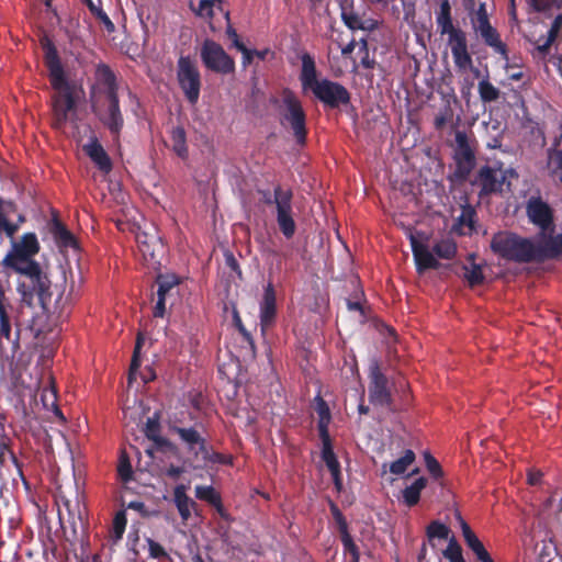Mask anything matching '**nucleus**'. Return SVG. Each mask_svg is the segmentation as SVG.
<instances>
[{
	"label": "nucleus",
	"instance_id": "nucleus-19",
	"mask_svg": "<svg viewBox=\"0 0 562 562\" xmlns=\"http://www.w3.org/2000/svg\"><path fill=\"white\" fill-rule=\"evenodd\" d=\"M369 397L374 404L384 405L390 401V391L387 389V380L381 372L379 362L372 360L369 367Z\"/></svg>",
	"mask_w": 562,
	"mask_h": 562
},
{
	"label": "nucleus",
	"instance_id": "nucleus-18",
	"mask_svg": "<svg viewBox=\"0 0 562 562\" xmlns=\"http://www.w3.org/2000/svg\"><path fill=\"white\" fill-rule=\"evenodd\" d=\"M312 92L318 100L330 108L347 104L350 100V94L344 86L328 79L321 80Z\"/></svg>",
	"mask_w": 562,
	"mask_h": 562
},
{
	"label": "nucleus",
	"instance_id": "nucleus-24",
	"mask_svg": "<svg viewBox=\"0 0 562 562\" xmlns=\"http://www.w3.org/2000/svg\"><path fill=\"white\" fill-rule=\"evenodd\" d=\"M276 315V293L272 284L269 283L263 293L262 301L260 303V325L265 330L273 321Z\"/></svg>",
	"mask_w": 562,
	"mask_h": 562
},
{
	"label": "nucleus",
	"instance_id": "nucleus-12",
	"mask_svg": "<svg viewBox=\"0 0 562 562\" xmlns=\"http://www.w3.org/2000/svg\"><path fill=\"white\" fill-rule=\"evenodd\" d=\"M201 59L204 66L215 72L229 74L235 69V63L223 47L214 41L206 40L201 47Z\"/></svg>",
	"mask_w": 562,
	"mask_h": 562
},
{
	"label": "nucleus",
	"instance_id": "nucleus-10",
	"mask_svg": "<svg viewBox=\"0 0 562 562\" xmlns=\"http://www.w3.org/2000/svg\"><path fill=\"white\" fill-rule=\"evenodd\" d=\"M124 418L130 422H159L161 404L154 397L134 398L123 408Z\"/></svg>",
	"mask_w": 562,
	"mask_h": 562
},
{
	"label": "nucleus",
	"instance_id": "nucleus-7",
	"mask_svg": "<svg viewBox=\"0 0 562 562\" xmlns=\"http://www.w3.org/2000/svg\"><path fill=\"white\" fill-rule=\"evenodd\" d=\"M11 239V249L2 259L4 268L15 271L37 262L33 257L40 251V243L34 233H26L19 240Z\"/></svg>",
	"mask_w": 562,
	"mask_h": 562
},
{
	"label": "nucleus",
	"instance_id": "nucleus-33",
	"mask_svg": "<svg viewBox=\"0 0 562 562\" xmlns=\"http://www.w3.org/2000/svg\"><path fill=\"white\" fill-rule=\"evenodd\" d=\"M173 497L181 518L187 521L191 517L194 502L187 495L186 486L178 485L175 488Z\"/></svg>",
	"mask_w": 562,
	"mask_h": 562
},
{
	"label": "nucleus",
	"instance_id": "nucleus-17",
	"mask_svg": "<svg viewBox=\"0 0 562 562\" xmlns=\"http://www.w3.org/2000/svg\"><path fill=\"white\" fill-rule=\"evenodd\" d=\"M554 228L541 232L532 240L533 261L553 259L562 254V235H553Z\"/></svg>",
	"mask_w": 562,
	"mask_h": 562
},
{
	"label": "nucleus",
	"instance_id": "nucleus-11",
	"mask_svg": "<svg viewBox=\"0 0 562 562\" xmlns=\"http://www.w3.org/2000/svg\"><path fill=\"white\" fill-rule=\"evenodd\" d=\"M453 159L456 173L460 178H465L475 164L474 142L462 131H457L454 135Z\"/></svg>",
	"mask_w": 562,
	"mask_h": 562
},
{
	"label": "nucleus",
	"instance_id": "nucleus-48",
	"mask_svg": "<svg viewBox=\"0 0 562 562\" xmlns=\"http://www.w3.org/2000/svg\"><path fill=\"white\" fill-rule=\"evenodd\" d=\"M19 229V224H12L8 221V214L5 210L0 205V233H5L10 238H13L14 234Z\"/></svg>",
	"mask_w": 562,
	"mask_h": 562
},
{
	"label": "nucleus",
	"instance_id": "nucleus-8",
	"mask_svg": "<svg viewBox=\"0 0 562 562\" xmlns=\"http://www.w3.org/2000/svg\"><path fill=\"white\" fill-rule=\"evenodd\" d=\"M57 506L58 517L61 522L67 519L74 531L83 527L86 506L83 504V495L78 487L69 494L60 490Z\"/></svg>",
	"mask_w": 562,
	"mask_h": 562
},
{
	"label": "nucleus",
	"instance_id": "nucleus-29",
	"mask_svg": "<svg viewBox=\"0 0 562 562\" xmlns=\"http://www.w3.org/2000/svg\"><path fill=\"white\" fill-rule=\"evenodd\" d=\"M458 520L461 526L462 535L464 537V540L468 544V547L474 552L476 558L479 560L487 559V557H491L490 553L484 548L483 543L480 541V539L475 536V533L471 530L469 525L463 520L461 516H458Z\"/></svg>",
	"mask_w": 562,
	"mask_h": 562
},
{
	"label": "nucleus",
	"instance_id": "nucleus-46",
	"mask_svg": "<svg viewBox=\"0 0 562 562\" xmlns=\"http://www.w3.org/2000/svg\"><path fill=\"white\" fill-rule=\"evenodd\" d=\"M443 557L448 559L449 562H465L462 557L461 548L453 537L449 540L448 547L443 551Z\"/></svg>",
	"mask_w": 562,
	"mask_h": 562
},
{
	"label": "nucleus",
	"instance_id": "nucleus-16",
	"mask_svg": "<svg viewBox=\"0 0 562 562\" xmlns=\"http://www.w3.org/2000/svg\"><path fill=\"white\" fill-rule=\"evenodd\" d=\"M514 177H516V173L512 169L504 170L486 166L481 168L477 182L481 186L482 193L490 194L502 192L505 184L509 189L510 178Z\"/></svg>",
	"mask_w": 562,
	"mask_h": 562
},
{
	"label": "nucleus",
	"instance_id": "nucleus-53",
	"mask_svg": "<svg viewBox=\"0 0 562 562\" xmlns=\"http://www.w3.org/2000/svg\"><path fill=\"white\" fill-rule=\"evenodd\" d=\"M90 9L93 12V14L95 15V18L104 25V27L106 29L108 32L114 31V29H115L114 24L112 23V21L108 16V14L102 9L97 8L92 3L90 4Z\"/></svg>",
	"mask_w": 562,
	"mask_h": 562
},
{
	"label": "nucleus",
	"instance_id": "nucleus-47",
	"mask_svg": "<svg viewBox=\"0 0 562 562\" xmlns=\"http://www.w3.org/2000/svg\"><path fill=\"white\" fill-rule=\"evenodd\" d=\"M143 342H144V337L142 336V334H138L134 353H133L131 368H130V376H128L130 383L136 378V371L139 368V350L142 348Z\"/></svg>",
	"mask_w": 562,
	"mask_h": 562
},
{
	"label": "nucleus",
	"instance_id": "nucleus-31",
	"mask_svg": "<svg viewBox=\"0 0 562 562\" xmlns=\"http://www.w3.org/2000/svg\"><path fill=\"white\" fill-rule=\"evenodd\" d=\"M160 424H142V431L154 442L156 449L173 451L175 447L160 434Z\"/></svg>",
	"mask_w": 562,
	"mask_h": 562
},
{
	"label": "nucleus",
	"instance_id": "nucleus-26",
	"mask_svg": "<svg viewBox=\"0 0 562 562\" xmlns=\"http://www.w3.org/2000/svg\"><path fill=\"white\" fill-rule=\"evenodd\" d=\"M83 150L101 171L110 172L112 169L110 157L97 139H91L86 144Z\"/></svg>",
	"mask_w": 562,
	"mask_h": 562
},
{
	"label": "nucleus",
	"instance_id": "nucleus-6",
	"mask_svg": "<svg viewBox=\"0 0 562 562\" xmlns=\"http://www.w3.org/2000/svg\"><path fill=\"white\" fill-rule=\"evenodd\" d=\"M280 115L281 125L291 130L296 143L303 145L306 140L305 113L301 101L290 90L282 93Z\"/></svg>",
	"mask_w": 562,
	"mask_h": 562
},
{
	"label": "nucleus",
	"instance_id": "nucleus-5",
	"mask_svg": "<svg viewBox=\"0 0 562 562\" xmlns=\"http://www.w3.org/2000/svg\"><path fill=\"white\" fill-rule=\"evenodd\" d=\"M492 250L504 259L516 262L533 261L532 240L510 232H499L491 240Z\"/></svg>",
	"mask_w": 562,
	"mask_h": 562
},
{
	"label": "nucleus",
	"instance_id": "nucleus-36",
	"mask_svg": "<svg viewBox=\"0 0 562 562\" xmlns=\"http://www.w3.org/2000/svg\"><path fill=\"white\" fill-rule=\"evenodd\" d=\"M42 404L44 408L50 411L54 417L59 418L61 422H66V417L56 404V392L54 389H44L41 395Z\"/></svg>",
	"mask_w": 562,
	"mask_h": 562
},
{
	"label": "nucleus",
	"instance_id": "nucleus-35",
	"mask_svg": "<svg viewBox=\"0 0 562 562\" xmlns=\"http://www.w3.org/2000/svg\"><path fill=\"white\" fill-rule=\"evenodd\" d=\"M561 29H562V15H558L554 19V21L548 32L547 38H544V40L540 38L535 43L536 49L538 50V53L540 55H546L548 53L551 44L554 42V40L558 36Z\"/></svg>",
	"mask_w": 562,
	"mask_h": 562
},
{
	"label": "nucleus",
	"instance_id": "nucleus-21",
	"mask_svg": "<svg viewBox=\"0 0 562 562\" xmlns=\"http://www.w3.org/2000/svg\"><path fill=\"white\" fill-rule=\"evenodd\" d=\"M319 436L322 439V459L328 468L335 486L337 490L341 488V473H340V464L337 460V457L333 450L330 437L326 427V424H319Z\"/></svg>",
	"mask_w": 562,
	"mask_h": 562
},
{
	"label": "nucleus",
	"instance_id": "nucleus-44",
	"mask_svg": "<svg viewBox=\"0 0 562 562\" xmlns=\"http://www.w3.org/2000/svg\"><path fill=\"white\" fill-rule=\"evenodd\" d=\"M479 92L481 99L485 102L495 101L499 95L498 89L486 80H482L479 82Z\"/></svg>",
	"mask_w": 562,
	"mask_h": 562
},
{
	"label": "nucleus",
	"instance_id": "nucleus-49",
	"mask_svg": "<svg viewBox=\"0 0 562 562\" xmlns=\"http://www.w3.org/2000/svg\"><path fill=\"white\" fill-rule=\"evenodd\" d=\"M449 533H450L449 528L439 521H432L427 528V535L430 539L431 538L448 539Z\"/></svg>",
	"mask_w": 562,
	"mask_h": 562
},
{
	"label": "nucleus",
	"instance_id": "nucleus-30",
	"mask_svg": "<svg viewBox=\"0 0 562 562\" xmlns=\"http://www.w3.org/2000/svg\"><path fill=\"white\" fill-rule=\"evenodd\" d=\"M415 458L413 450H406L397 460H394L391 463H383L381 467L382 474H385L389 471L391 474L402 475L413 464Z\"/></svg>",
	"mask_w": 562,
	"mask_h": 562
},
{
	"label": "nucleus",
	"instance_id": "nucleus-45",
	"mask_svg": "<svg viewBox=\"0 0 562 562\" xmlns=\"http://www.w3.org/2000/svg\"><path fill=\"white\" fill-rule=\"evenodd\" d=\"M463 277L471 286L477 285L484 280L481 267L474 263L471 267L464 268Z\"/></svg>",
	"mask_w": 562,
	"mask_h": 562
},
{
	"label": "nucleus",
	"instance_id": "nucleus-38",
	"mask_svg": "<svg viewBox=\"0 0 562 562\" xmlns=\"http://www.w3.org/2000/svg\"><path fill=\"white\" fill-rule=\"evenodd\" d=\"M434 252L441 259H452L457 252V246L452 239H441L434 245Z\"/></svg>",
	"mask_w": 562,
	"mask_h": 562
},
{
	"label": "nucleus",
	"instance_id": "nucleus-4",
	"mask_svg": "<svg viewBox=\"0 0 562 562\" xmlns=\"http://www.w3.org/2000/svg\"><path fill=\"white\" fill-rule=\"evenodd\" d=\"M15 273L25 276L29 282H20L18 284V292L21 295L22 307H31L34 302V295L38 297L40 304L45 305L52 299V282L48 276L42 270L38 262L29 265L21 270H15Z\"/></svg>",
	"mask_w": 562,
	"mask_h": 562
},
{
	"label": "nucleus",
	"instance_id": "nucleus-61",
	"mask_svg": "<svg viewBox=\"0 0 562 562\" xmlns=\"http://www.w3.org/2000/svg\"><path fill=\"white\" fill-rule=\"evenodd\" d=\"M165 296L158 295V300L154 310V315L156 317H162L165 314Z\"/></svg>",
	"mask_w": 562,
	"mask_h": 562
},
{
	"label": "nucleus",
	"instance_id": "nucleus-25",
	"mask_svg": "<svg viewBox=\"0 0 562 562\" xmlns=\"http://www.w3.org/2000/svg\"><path fill=\"white\" fill-rule=\"evenodd\" d=\"M136 241L142 254L154 258L164 249L160 237L154 233L139 232L136 235Z\"/></svg>",
	"mask_w": 562,
	"mask_h": 562
},
{
	"label": "nucleus",
	"instance_id": "nucleus-32",
	"mask_svg": "<svg viewBox=\"0 0 562 562\" xmlns=\"http://www.w3.org/2000/svg\"><path fill=\"white\" fill-rule=\"evenodd\" d=\"M337 520L339 522V528L341 531V540L345 549L346 559L348 562H359V554L356 544L353 543L351 537L347 532V525L342 520L341 515L334 508Z\"/></svg>",
	"mask_w": 562,
	"mask_h": 562
},
{
	"label": "nucleus",
	"instance_id": "nucleus-39",
	"mask_svg": "<svg viewBox=\"0 0 562 562\" xmlns=\"http://www.w3.org/2000/svg\"><path fill=\"white\" fill-rule=\"evenodd\" d=\"M172 149L179 156L184 158L188 154L186 144V133L181 127H175L171 132Z\"/></svg>",
	"mask_w": 562,
	"mask_h": 562
},
{
	"label": "nucleus",
	"instance_id": "nucleus-22",
	"mask_svg": "<svg viewBox=\"0 0 562 562\" xmlns=\"http://www.w3.org/2000/svg\"><path fill=\"white\" fill-rule=\"evenodd\" d=\"M452 57L459 69L467 70L472 66V59L468 53L467 38L463 32H452L449 36Z\"/></svg>",
	"mask_w": 562,
	"mask_h": 562
},
{
	"label": "nucleus",
	"instance_id": "nucleus-2",
	"mask_svg": "<svg viewBox=\"0 0 562 562\" xmlns=\"http://www.w3.org/2000/svg\"><path fill=\"white\" fill-rule=\"evenodd\" d=\"M95 74L100 91V120L113 134H119L124 120L119 106L115 76L105 65H99Z\"/></svg>",
	"mask_w": 562,
	"mask_h": 562
},
{
	"label": "nucleus",
	"instance_id": "nucleus-3",
	"mask_svg": "<svg viewBox=\"0 0 562 562\" xmlns=\"http://www.w3.org/2000/svg\"><path fill=\"white\" fill-rule=\"evenodd\" d=\"M15 273L25 276L29 282H20L18 284V292L21 295L22 307H31L34 302V295L38 297L40 304L45 305L52 299V282L48 276L42 270L38 262L29 265L21 270H15Z\"/></svg>",
	"mask_w": 562,
	"mask_h": 562
},
{
	"label": "nucleus",
	"instance_id": "nucleus-52",
	"mask_svg": "<svg viewBox=\"0 0 562 562\" xmlns=\"http://www.w3.org/2000/svg\"><path fill=\"white\" fill-rule=\"evenodd\" d=\"M117 471H119L120 477L124 482H127V481H130L132 479V474H133L132 465H131V462L128 460V457L125 453L121 454Z\"/></svg>",
	"mask_w": 562,
	"mask_h": 562
},
{
	"label": "nucleus",
	"instance_id": "nucleus-14",
	"mask_svg": "<svg viewBox=\"0 0 562 562\" xmlns=\"http://www.w3.org/2000/svg\"><path fill=\"white\" fill-rule=\"evenodd\" d=\"M292 192L281 187L274 189L273 202L277 206V222L286 238H291L295 233V223L292 217Z\"/></svg>",
	"mask_w": 562,
	"mask_h": 562
},
{
	"label": "nucleus",
	"instance_id": "nucleus-9",
	"mask_svg": "<svg viewBox=\"0 0 562 562\" xmlns=\"http://www.w3.org/2000/svg\"><path fill=\"white\" fill-rule=\"evenodd\" d=\"M177 78L181 90L191 104H195L200 98L201 75L200 70L190 57L181 56L177 64Z\"/></svg>",
	"mask_w": 562,
	"mask_h": 562
},
{
	"label": "nucleus",
	"instance_id": "nucleus-50",
	"mask_svg": "<svg viewBox=\"0 0 562 562\" xmlns=\"http://www.w3.org/2000/svg\"><path fill=\"white\" fill-rule=\"evenodd\" d=\"M313 412L317 414L318 422H329V407L322 397L317 396L314 400Z\"/></svg>",
	"mask_w": 562,
	"mask_h": 562
},
{
	"label": "nucleus",
	"instance_id": "nucleus-60",
	"mask_svg": "<svg viewBox=\"0 0 562 562\" xmlns=\"http://www.w3.org/2000/svg\"><path fill=\"white\" fill-rule=\"evenodd\" d=\"M543 473L540 470L530 469L528 471V483L530 485H537L540 483Z\"/></svg>",
	"mask_w": 562,
	"mask_h": 562
},
{
	"label": "nucleus",
	"instance_id": "nucleus-56",
	"mask_svg": "<svg viewBox=\"0 0 562 562\" xmlns=\"http://www.w3.org/2000/svg\"><path fill=\"white\" fill-rule=\"evenodd\" d=\"M148 551L150 557L155 559L165 558L167 555L165 549L156 541L148 539Z\"/></svg>",
	"mask_w": 562,
	"mask_h": 562
},
{
	"label": "nucleus",
	"instance_id": "nucleus-41",
	"mask_svg": "<svg viewBox=\"0 0 562 562\" xmlns=\"http://www.w3.org/2000/svg\"><path fill=\"white\" fill-rule=\"evenodd\" d=\"M548 168L555 175L562 184V150L550 149L548 151Z\"/></svg>",
	"mask_w": 562,
	"mask_h": 562
},
{
	"label": "nucleus",
	"instance_id": "nucleus-59",
	"mask_svg": "<svg viewBox=\"0 0 562 562\" xmlns=\"http://www.w3.org/2000/svg\"><path fill=\"white\" fill-rule=\"evenodd\" d=\"M555 0H530V4L536 11H544L551 8Z\"/></svg>",
	"mask_w": 562,
	"mask_h": 562
},
{
	"label": "nucleus",
	"instance_id": "nucleus-42",
	"mask_svg": "<svg viewBox=\"0 0 562 562\" xmlns=\"http://www.w3.org/2000/svg\"><path fill=\"white\" fill-rule=\"evenodd\" d=\"M126 527V517L124 512H119L114 519L112 529L110 531V538L113 542H117L122 539Z\"/></svg>",
	"mask_w": 562,
	"mask_h": 562
},
{
	"label": "nucleus",
	"instance_id": "nucleus-15",
	"mask_svg": "<svg viewBox=\"0 0 562 562\" xmlns=\"http://www.w3.org/2000/svg\"><path fill=\"white\" fill-rule=\"evenodd\" d=\"M408 238L417 271L423 273L425 270L438 268L439 262L429 249L427 236L409 231Z\"/></svg>",
	"mask_w": 562,
	"mask_h": 562
},
{
	"label": "nucleus",
	"instance_id": "nucleus-13",
	"mask_svg": "<svg viewBox=\"0 0 562 562\" xmlns=\"http://www.w3.org/2000/svg\"><path fill=\"white\" fill-rule=\"evenodd\" d=\"M471 23L474 31L483 38L486 45L496 53L505 55V45L501 41L497 31L491 25L484 3H481L472 15Z\"/></svg>",
	"mask_w": 562,
	"mask_h": 562
},
{
	"label": "nucleus",
	"instance_id": "nucleus-51",
	"mask_svg": "<svg viewBox=\"0 0 562 562\" xmlns=\"http://www.w3.org/2000/svg\"><path fill=\"white\" fill-rule=\"evenodd\" d=\"M221 0H200L198 14L203 18H211L214 10L220 9Z\"/></svg>",
	"mask_w": 562,
	"mask_h": 562
},
{
	"label": "nucleus",
	"instance_id": "nucleus-37",
	"mask_svg": "<svg viewBox=\"0 0 562 562\" xmlns=\"http://www.w3.org/2000/svg\"><path fill=\"white\" fill-rule=\"evenodd\" d=\"M437 24L441 27V33L458 32L453 29L451 16H450V3L448 0H443L440 4V11L437 14Z\"/></svg>",
	"mask_w": 562,
	"mask_h": 562
},
{
	"label": "nucleus",
	"instance_id": "nucleus-23",
	"mask_svg": "<svg viewBox=\"0 0 562 562\" xmlns=\"http://www.w3.org/2000/svg\"><path fill=\"white\" fill-rule=\"evenodd\" d=\"M175 431L188 445L189 449L202 459L209 458V450L204 438L192 427L190 428H175Z\"/></svg>",
	"mask_w": 562,
	"mask_h": 562
},
{
	"label": "nucleus",
	"instance_id": "nucleus-43",
	"mask_svg": "<svg viewBox=\"0 0 562 562\" xmlns=\"http://www.w3.org/2000/svg\"><path fill=\"white\" fill-rule=\"evenodd\" d=\"M195 496L200 499L209 502L212 505H220V495L212 486H195Z\"/></svg>",
	"mask_w": 562,
	"mask_h": 562
},
{
	"label": "nucleus",
	"instance_id": "nucleus-34",
	"mask_svg": "<svg viewBox=\"0 0 562 562\" xmlns=\"http://www.w3.org/2000/svg\"><path fill=\"white\" fill-rule=\"evenodd\" d=\"M427 480L419 477L402 492L403 502L407 506H414L418 503L422 491L426 487Z\"/></svg>",
	"mask_w": 562,
	"mask_h": 562
},
{
	"label": "nucleus",
	"instance_id": "nucleus-1",
	"mask_svg": "<svg viewBox=\"0 0 562 562\" xmlns=\"http://www.w3.org/2000/svg\"><path fill=\"white\" fill-rule=\"evenodd\" d=\"M40 43L44 50V60L48 69L50 86L54 90L52 95L54 126L61 130L67 124L75 122L77 102L82 95V90L76 83L68 80L52 40L47 35H43Z\"/></svg>",
	"mask_w": 562,
	"mask_h": 562
},
{
	"label": "nucleus",
	"instance_id": "nucleus-62",
	"mask_svg": "<svg viewBox=\"0 0 562 562\" xmlns=\"http://www.w3.org/2000/svg\"><path fill=\"white\" fill-rule=\"evenodd\" d=\"M236 48L239 52H241V54H243V64H244V66L249 64L251 61V58H252L251 52L249 49H247L244 44H240Z\"/></svg>",
	"mask_w": 562,
	"mask_h": 562
},
{
	"label": "nucleus",
	"instance_id": "nucleus-55",
	"mask_svg": "<svg viewBox=\"0 0 562 562\" xmlns=\"http://www.w3.org/2000/svg\"><path fill=\"white\" fill-rule=\"evenodd\" d=\"M178 283L175 277L171 278H162L158 279V291L157 295H161L166 297V294Z\"/></svg>",
	"mask_w": 562,
	"mask_h": 562
},
{
	"label": "nucleus",
	"instance_id": "nucleus-54",
	"mask_svg": "<svg viewBox=\"0 0 562 562\" xmlns=\"http://www.w3.org/2000/svg\"><path fill=\"white\" fill-rule=\"evenodd\" d=\"M452 119V110L449 106H445L435 117V127L442 130L446 124Z\"/></svg>",
	"mask_w": 562,
	"mask_h": 562
},
{
	"label": "nucleus",
	"instance_id": "nucleus-27",
	"mask_svg": "<svg viewBox=\"0 0 562 562\" xmlns=\"http://www.w3.org/2000/svg\"><path fill=\"white\" fill-rule=\"evenodd\" d=\"M49 233L60 249L77 248L74 235L57 218L50 221Z\"/></svg>",
	"mask_w": 562,
	"mask_h": 562
},
{
	"label": "nucleus",
	"instance_id": "nucleus-28",
	"mask_svg": "<svg viewBox=\"0 0 562 562\" xmlns=\"http://www.w3.org/2000/svg\"><path fill=\"white\" fill-rule=\"evenodd\" d=\"M302 70L300 80L304 90H313L321 80H317V71L314 58L310 54L302 55Z\"/></svg>",
	"mask_w": 562,
	"mask_h": 562
},
{
	"label": "nucleus",
	"instance_id": "nucleus-63",
	"mask_svg": "<svg viewBox=\"0 0 562 562\" xmlns=\"http://www.w3.org/2000/svg\"><path fill=\"white\" fill-rule=\"evenodd\" d=\"M206 461V459H204ZM207 460L210 461H213V462H220V463H228L231 462V459L229 458H226L222 454H218V453H211L209 451V458Z\"/></svg>",
	"mask_w": 562,
	"mask_h": 562
},
{
	"label": "nucleus",
	"instance_id": "nucleus-57",
	"mask_svg": "<svg viewBox=\"0 0 562 562\" xmlns=\"http://www.w3.org/2000/svg\"><path fill=\"white\" fill-rule=\"evenodd\" d=\"M424 457H425L426 467L429 470V472L434 475H439L440 474V465L437 462V460L427 451L424 452Z\"/></svg>",
	"mask_w": 562,
	"mask_h": 562
},
{
	"label": "nucleus",
	"instance_id": "nucleus-58",
	"mask_svg": "<svg viewBox=\"0 0 562 562\" xmlns=\"http://www.w3.org/2000/svg\"><path fill=\"white\" fill-rule=\"evenodd\" d=\"M11 324L8 314L0 317V336L10 339Z\"/></svg>",
	"mask_w": 562,
	"mask_h": 562
},
{
	"label": "nucleus",
	"instance_id": "nucleus-40",
	"mask_svg": "<svg viewBox=\"0 0 562 562\" xmlns=\"http://www.w3.org/2000/svg\"><path fill=\"white\" fill-rule=\"evenodd\" d=\"M341 18L345 24L351 30H369L373 27V22L371 20L363 21L353 12L344 11L341 13Z\"/></svg>",
	"mask_w": 562,
	"mask_h": 562
},
{
	"label": "nucleus",
	"instance_id": "nucleus-64",
	"mask_svg": "<svg viewBox=\"0 0 562 562\" xmlns=\"http://www.w3.org/2000/svg\"><path fill=\"white\" fill-rule=\"evenodd\" d=\"M226 34L227 36L233 41V45L235 47L239 46L240 44H243L239 38H238V35L236 33V31L232 27V26H228L227 30H226Z\"/></svg>",
	"mask_w": 562,
	"mask_h": 562
},
{
	"label": "nucleus",
	"instance_id": "nucleus-20",
	"mask_svg": "<svg viewBox=\"0 0 562 562\" xmlns=\"http://www.w3.org/2000/svg\"><path fill=\"white\" fill-rule=\"evenodd\" d=\"M526 212L529 221L538 226L541 232L554 228L551 207L540 198H531L527 202Z\"/></svg>",
	"mask_w": 562,
	"mask_h": 562
}]
</instances>
